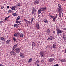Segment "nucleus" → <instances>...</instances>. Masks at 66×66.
<instances>
[{
    "label": "nucleus",
    "mask_w": 66,
    "mask_h": 66,
    "mask_svg": "<svg viewBox=\"0 0 66 66\" xmlns=\"http://www.w3.org/2000/svg\"><path fill=\"white\" fill-rule=\"evenodd\" d=\"M58 12L59 13V17H61L62 16V8L61 7V5L60 4H59L58 5Z\"/></svg>",
    "instance_id": "nucleus-1"
},
{
    "label": "nucleus",
    "mask_w": 66,
    "mask_h": 66,
    "mask_svg": "<svg viewBox=\"0 0 66 66\" xmlns=\"http://www.w3.org/2000/svg\"><path fill=\"white\" fill-rule=\"evenodd\" d=\"M40 55L42 57H44V56H45V53L43 51H41L40 52Z\"/></svg>",
    "instance_id": "nucleus-2"
},
{
    "label": "nucleus",
    "mask_w": 66,
    "mask_h": 66,
    "mask_svg": "<svg viewBox=\"0 0 66 66\" xmlns=\"http://www.w3.org/2000/svg\"><path fill=\"white\" fill-rule=\"evenodd\" d=\"M63 31L62 30H61L60 29H59V28H57V33L58 34H59V33H63Z\"/></svg>",
    "instance_id": "nucleus-3"
},
{
    "label": "nucleus",
    "mask_w": 66,
    "mask_h": 66,
    "mask_svg": "<svg viewBox=\"0 0 66 66\" xmlns=\"http://www.w3.org/2000/svg\"><path fill=\"white\" fill-rule=\"evenodd\" d=\"M54 39V37L52 36H50L47 39L48 40H52V39Z\"/></svg>",
    "instance_id": "nucleus-4"
},
{
    "label": "nucleus",
    "mask_w": 66,
    "mask_h": 66,
    "mask_svg": "<svg viewBox=\"0 0 66 66\" xmlns=\"http://www.w3.org/2000/svg\"><path fill=\"white\" fill-rule=\"evenodd\" d=\"M15 50L17 52L19 53L20 52V48H17L15 49Z\"/></svg>",
    "instance_id": "nucleus-5"
},
{
    "label": "nucleus",
    "mask_w": 66,
    "mask_h": 66,
    "mask_svg": "<svg viewBox=\"0 0 66 66\" xmlns=\"http://www.w3.org/2000/svg\"><path fill=\"white\" fill-rule=\"evenodd\" d=\"M46 7H43L40 9L41 11H44L46 10Z\"/></svg>",
    "instance_id": "nucleus-6"
},
{
    "label": "nucleus",
    "mask_w": 66,
    "mask_h": 66,
    "mask_svg": "<svg viewBox=\"0 0 66 66\" xmlns=\"http://www.w3.org/2000/svg\"><path fill=\"white\" fill-rule=\"evenodd\" d=\"M32 14H34V13L36 12V9L35 8H33L32 10Z\"/></svg>",
    "instance_id": "nucleus-7"
},
{
    "label": "nucleus",
    "mask_w": 66,
    "mask_h": 66,
    "mask_svg": "<svg viewBox=\"0 0 66 66\" xmlns=\"http://www.w3.org/2000/svg\"><path fill=\"white\" fill-rule=\"evenodd\" d=\"M54 43L53 44V47L54 49H55V48H56V44L55 43Z\"/></svg>",
    "instance_id": "nucleus-8"
},
{
    "label": "nucleus",
    "mask_w": 66,
    "mask_h": 66,
    "mask_svg": "<svg viewBox=\"0 0 66 66\" xmlns=\"http://www.w3.org/2000/svg\"><path fill=\"white\" fill-rule=\"evenodd\" d=\"M54 60V58H50V59H48V61L49 62H51L52 61H53Z\"/></svg>",
    "instance_id": "nucleus-9"
},
{
    "label": "nucleus",
    "mask_w": 66,
    "mask_h": 66,
    "mask_svg": "<svg viewBox=\"0 0 66 66\" xmlns=\"http://www.w3.org/2000/svg\"><path fill=\"white\" fill-rule=\"evenodd\" d=\"M37 29V30H38L39 29V25L38 23H37L36 24Z\"/></svg>",
    "instance_id": "nucleus-10"
},
{
    "label": "nucleus",
    "mask_w": 66,
    "mask_h": 66,
    "mask_svg": "<svg viewBox=\"0 0 66 66\" xmlns=\"http://www.w3.org/2000/svg\"><path fill=\"white\" fill-rule=\"evenodd\" d=\"M39 3V1L37 0H35L34 2V3H37V4H38Z\"/></svg>",
    "instance_id": "nucleus-11"
},
{
    "label": "nucleus",
    "mask_w": 66,
    "mask_h": 66,
    "mask_svg": "<svg viewBox=\"0 0 66 66\" xmlns=\"http://www.w3.org/2000/svg\"><path fill=\"white\" fill-rule=\"evenodd\" d=\"M21 21H18V20H16V23H19L20 25L21 24Z\"/></svg>",
    "instance_id": "nucleus-12"
},
{
    "label": "nucleus",
    "mask_w": 66,
    "mask_h": 66,
    "mask_svg": "<svg viewBox=\"0 0 66 66\" xmlns=\"http://www.w3.org/2000/svg\"><path fill=\"white\" fill-rule=\"evenodd\" d=\"M6 43L11 44V41L10 40H8L6 41Z\"/></svg>",
    "instance_id": "nucleus-13"
},
{
    "label": "nucleus",
    "mask_w": 66,
    "mask_h": 66,
    "mask_svg": "<svg viewBox=\"0 0 66 66\" xmlns=\"http://www.w3.org/2000/svg\"><path fill=\"white\" fill-rule=\"evenodd\" d=\"M43 21H44V22H45V23H48V20H47L46 19H44L43 20Z\"/></svg>",
    "instance_id": "nucleus-14"
},
{
    "label": "nucleus",
    "mask_w": 66,
    "mask_h": 66,
    "mask_svg": "<svg viewBox=\"0 0 66 66\" xmlns=\"http://www.w3.org/2000/svg\"><path fill=\"white\" fill-rule=\"evenodd\" d=\"M0 39L2 40V41H5V38H3V37H0Z\"/></svg>",
    "instance_id": "nucleus-15"
},
{
    "label": "nucleus",
    "mask_w": 66,
    "mask_h": 66,
    "mask_svg": "<svg viewBox=\"0 0 66 66\" xmlns=\"http://www.w3.org/2000/svg\"><path fill=\"white\" fill-rule=\"evenodd\" d=\"M61 62H66V60L64 59H62L60 60Z\"/></svg>",
    "instance_id": "nucleus-16"
},
{
    "label": "nucleus",
    "mask_w": 66,
    "mask_h": 66,
    "mask_svg": "<svg viewBox=\"0 0 66 66\" xmlns=\"http://www.w3.org/2000/svg\"><path fill=\"white\" fill-rule=\"evenodd\" d=\"M20 55L21 57H24V55H23V53H20Z\"/></svg>",
    "instance_id": "nucleus-17"
},
{
    "label": "nucleus",
    "mask_w": 66,
    "mask_h": 66,
    "mask_svg": "<svg viewBox=\"0 0 66 66\" xmlns=\"http://www.w3.org/2000/svg\"><path fill=\"white\" fill-rule=\"evenodd\" d=\"M46 32L47 34H49L50 33V31L49 29H47V30Z\"/></svg>",
    "instance_id": "nucleus-18"
},
{
    "label": "nucleus",
    "mask_w": 66,
    "mask_h": 66,
    "mask_svg": "<svg viewBox=\"0 0 66 66\" xmlns=\"http://www.w3.org/2000/svg\"><path fill=\"white\" fill-rule=\"evenodd\" d=\"M18 15V14H17L15 13H13L12 14V15L13 16H16Z\"/></svg>",
    "instance_id": "nucleus-19"
},
{
    "label": "nucleus",
    "mask_w": 66,
    "mask_h": 66,
    "mask_svg": "<svg viewBox=\"0 0 66 66\" xmlns=\"http://www.w3.org/2000/svg\"><path fill=\"white\" fill-rule=\"evenodd\" d=\"M42 11L41 10L39 9V10L38 11V14H40L41 13Z\"/></svg>",
    "instance_id": "nucleus-20"
},
{
    "label": "nucleus",
    "mask_w": 66,
    "mask_h": 66,
    "mask_svg": "<svg viewBox=\"0 0 66 66\" xmlns=\"http://www.w3.org/2000/svg\"><path fill=\"white\" fill-rule=\"evenodd\" d=\"M20 19V17L19 16L17 17V19H16V20H19Z\"/></svg>",
    "instance_id": "nucleus-21"
},
{
    "label": "nucleus",
    "mask_w": 66,
    "mask_h": 66,
    "mask_svg": "<svg viewBox=\"0 0 66 66\" xmlns=\"http://www.w3.org/2000/svg\"><path fill=\"white\" fill-rule=\"evenodd\" d=\"M12 8H11V9L12 10H15V7H16V6H14L13 7L12 6Z\"/></svg>",
    "instance_id": "nucleus-22"
},
{
    "label": "nucleus",
    "mask_w": 66,
    "mask_h": 66,
    "mask_svg": "<svg viewBox=\"0 0 66 66\" xmlns=\"http://www.w3.org/2000/svg\"><path fill=\"white\" fill-rule=\"evenodd\" d=\"M19 36L20 37H23V35L22 34H21L19 35Z\"/></svg>",
    "instance_id": "nucleus-23"
},
{
    "label": "nucleus",
    "mask_w": 66,
    "mask_h": 66,
    "mask_svg": "<svg viewBox=\"0 0 66 66\" xmlns=\"http://www.w3.org/2000/svg\"><path fill=\"white\" fill-rule=\"evenodd\" d=\"M32 61V58L30 59L29 60L28 62L29 63H31V62Z\"/></svg>",
    "instance_id": "nucleus-24"
},
{
    "label": "nucleus",
    "mask_w": 66,
    "mask_h": 66,
    "mask_svg": "<svg viewBox=\"0 0 66 66\" xmlns=\"http://www.w3.org/2000/svg\"><path fill=\"white\" fill-rule=\"evenodd\" d=\"M10 17V16H8L7 17H6V18H5V20H7V19H8V18H9Z\"/></svg>",
    "instance_id": "nucleus-25"
},
{
    "label": "nucleus",
    "mask_w": 66,
    "mask_h": 66,
    "mask_svg": "<svg viewBox=\"0 0 66 66\" xmlns=\"http://www.w3.org/2000/svg\"><path fill=\"white\" fill-rule=\"evenodd\" d=\"M49 16L51 18H53V17H54V16H53L52 15H51V14H50V13H49Z\"/></svg>",
    "instance_id": "nucleus-26"
},
{
    "label": "nucleus",
    "mask_w": 66,
    "mask_h": 66,
    "mask_svg": "<svg viewBox=\"0 0 66 66\" xmlns=\"http://www.w3.org/2000/svg\"><path fill=\"white\" fill-rule=\"evenodd\" d=\"M38 63H39V61H38V60H37L35 64L37 65V64H38Z\"/></svg>",
    "instance_id": "nucleus-27"
},
{
    "label": "nucleus",
    "mask_w": 66,
    "mask_h": 66,
    "mask_svg": "<svg viewBox=\"0 0 66 66\" xmlns=\"http://www.w3.org/2000/svg\"><path fill=\"white\" fill-rule=\"evenodd\" d=\"M35 43H34V42H32V46H33V47H35Z\"/></svg>",
    "instance_id": "nucleus-28"
},
{
    "label": "nucleus",
    "mask_w": 66,
    "mask_h": 66,
    "mask_svg": "<svg viewBox=\"0 0 66 66\" xmlns=\"http://www.w3.org/2000/svg\"><path fill=\"white\" fill-rule=\"evenodd\" d=\"M63 39H64V40H66V37H65V36L64 35H63Z\"/></svg>",
    "instance_id": "nucleus-29"
},
{
    "label": "nucleus",
    "mask_w": 66,
    "mask_h": 66,
    "mask_svg": "<svg viewBox=\"0 0 66 66\" xmlns=\"http://www.w3.org/2000/svg\"><path fill=\"white\" fill-rule=\"evenodd\" d=\"M16 55V53H15V52L14 53L12 54V55L13 56H15Z\"/></svg>",
    "instance_id": "nucleus-30"
},
{
    "label": "nucleus",
    "mask_w": 66,
    "mask_h": 66,
    "mask_svg": "<svg viewBox=\"0 0 66 66\" xmlns=\"http://www.w3.org/2000/svg\"><path fill=\"white\" fill-rule=\"evenodd\" d=\"M14 52L13 51H12V52H10V53L11 55H12L13 54V53H14Z\"/></svg>",
    "instance_id": "nucleus-31"
},
{
    "label": "nucleus",
    "mask_w": 66,
    "mask_h": 66,
    "mask_svg": "<svg viewBox=\"0 0 66 66\" xmlns=\"http://www.w3.org/2000/svg\"><path fill=\"white\" fill-rule=\"evenodd\" d=\"M12 11L11 10H9L8 11V13H12Z\"/></svg>",
    "instance_id": "nucleus-32"
},
{
    "label": "nucleus",
    "mask_w": 66,
    "mask_h": 66,
    "mask_svg": "<svg viewBox=\"0 0 66 66\" xmlns=\"http://www.w3.org/2000/svg\"><path fill=\"white\" fill-rule=\"evenodd\" d=\"M51 57H54V54H52L51 56H50Z\"/></svg>",
    "instance_id": "nucleus-33"
},
{
    "label": "nucleus",
    "mask_w": 66,
    "mask_h": 66,
    "mask_svg": "<svg viewBox=\"0 0 66 66\" xmlns=\"http://www.w3.org/2000/svg\"><path fill=\"white\" fill-rule=\"evenodd\" d=\"M56 18H55V17H54V18H53V21H55V19H56Z\"/></svg>",
    "instance_id": "nucleus-34"
},
{
    "label": "nucleus",
    "mask_w": 66,
    "mask_h": 66,
    "mask_svg": "<svg viewBox=\"0 0 66 66\" xmlns=\"http://www.w3.org/2000/svg\"><path fill=\"white\" fill-rule=\"evenodd\" d=\"M23 21H25L26 22H27V19H24L23 20Z\"/></svg>",
    "instance_id": "nucleus-35"
},
{
    "label": "nucleus",
    "mask_w": 66,
    "mask_h": 66,
    "mask_svg": "<svg viewBox=\"0 0 66 66\" xmlns=\"http://www.w3.org/2000/svg\"><path fill=\"white\" fill-rule=\"evenodd\" d=\"M34 20V18H32V19L31 20V23H32L33 22V21Z\"/></svg>",
    "instance_id": "nucleus-36"
},
{
    "label": "nucleus",
    "mask_w": 66,
    "mask_h": 66,
    "mask_svg": "<svg viewBox=\"0 0 66 66\" xmlns=\"http://www.w3.org/2000/svg\"><path fill=\"white\" fill-rule=\"evenodd\" d=\"M17 46H18V45L16 44H15V45L14 46L15 47V48H16V47H17Z\"/></svg>",
    "instance_id": "nucleus-37"
},
{
    "label": "nucleus",
    "mask_w": 66,
    "mask_h": 66,
    "mask_svg": "<svg viewBox=\"0 0 66 66\" xmlns=\"http://www.w3.org/2000/svg\"><path fill=\"white\" fill-rule=\"evenodd\" d=\"M17 34H18V35L19 36V35H20V32H17Z\"/></svg>",
    "instance_id": "nucleus-38"
},
{
    "label": "nucleus",
    "mask_w": 66,
    "mask_h": 66,
    "mask_svg": "<svg viewBox=\"0 0 66 66\" xmlns=\"http://www.w3.org/2000/svg\"><path fill=\"white\" fill-rule=\"evenodd\" d=\"M57 14H56L55 15V18H57Z\"/></svg>",
    "instance_id": "nucleus-39"
},
{
    "label": "nucleus",
    "mask_w": 66,
    "mask_h": 66,
    "mask_svg": "<svg viewBox=\"0 0 66 66\" xmlns=\"http://www.w3.org/2000/svg\"><path fill=\"white\" fill-rule=\"evenodd\" d=\"M20 3H18L17 4L18 6H20Z\"/></svg>",
    "instance_id": "nucleus-40"
},
{
    "label": "nucleus",
    "mask_w": 66,
    "mask_h": 66,
    "mask_svg": "<svg viewBox=\"0 0 66 66\" xmlns=\"http://www.w3.org/2000/svg\"><path fill=\"white\" fill-rule=\"evenodd\" d=\"M14 26V27H17V26H18L17 24H15Z\"/></svg>",
    "instance_id": "nucleus-41"
},
{
    "label": "nucleus",
    "mask_w": 66,
    "mask_h": 66,
    "mask_svg": "<svg viewBox=\"0 0 66 66\" xmlns=\"http://www.w3.org/2000/svg\"><path fill=\"white\" fill-rule=\"evenodd\" d=\"M17 36V34L16 33H15L14 35V36Z\"/></svg>",
    "instance_id": "nucleus-42"
},
{
    "label": "nucleus",
    "mask_w": 66,
    "mask_h": 66,
    "mask_svg": "<svg viewBox=\"0 0 66 66\" xmlns=\"http://www.w3.org/2000/svg\"><path fill=\"white\" fill-rule=\"evenodd\" d=\"M13 39L14 41H16V39H15L14 37Z\"/></svg>",
    "instance_id": "nucleus-43"
},
{
    "label": "nucleus",
    "mask_w": 66,
    "mask_h": 66,
    "mask_svg": "<svg viewBox=\"0 0 66 66\" xmlns=\"http://www.w3.org/2000/svg\"><path fill=\"white\" fill-rule=\"evenodd\" d=\"M15 48H16V47L14 46L13 47V50H14L15 49Z\"/></svg>",
    "instance_id": "nucleus-44"
},
{
    "label": "nucleus",
    "mask_w": 66,
    "mask_h": 66,
    "mask_svg": "<svg viewBox=\"0 0 66 66\" xmlns=\"http://www.w3.org/2000/svg\"><path fill=\"white\" fill-rule=\"evenodd\" d=\"M1 9H3V8H4V6H1Z\"/></svg>",
    "instance_id": "nucleus-45"
},
{
    "label": "nucleus",
    "mask_w": 66,
    "mask_h": 66,
    "mask_svg": "<svg viewBox=\"0 0 66 66\" xmlns=\"http://www.w3.org/2000/svg\"><path fill=\"white\" fill-rule=\"evenodd\" d=\"M21 12L23 13H24V11H23V10H21Z\"/></svg>",
    "instance_id": "nucleus-46"
},
{
    "label": "nucleus",
    "mask_w": 66,
    "mask_h": 66,
    "mask_svg": "<svg viewBox=\"0 0 66 66\" xmlns=\"http://www.w3.org/2000/svg\"><path fill=\"white\" fill-rule=\"evenodd\" d=\"M63 30H65V31H66V28H63Z\"/></svg>",
    "instance_id": "nucleus-47"
},
{
    "label": "nucleus",
    "mask_w": 66,
    "mask_h": 66,
    "mask_svg": "<svg viewBox=\"0 0 66 66\" xmlns=\"http://www.w3.org/2000/svg\"><path fill=\"white\" fill-rule=\"evenodd\" d=\"M28 22L29 23H31V21H28Z\"/></svg>",
    "instance_id": "nucleus-48"
},
{
    "label": "nucleus",
    "mask_w": 66,
    "mask_h": 66,
    "mask_svg": "<svg viewBox=\"0 0 66 66\" xmlns=\"http://www.w3.org/2000/svg\"><path fill=\"white\" fill-rule=\"evenodd\" d=\"M55 66H59V65L58 64H56L55 65Z\"/></svg>",
    "instance_id": "nucleus-49"
},
{
    "label": "nucleus",
    "mask_w": 66,
    "mask_h": 66,
    "mask_svg": "<svg viewBox=\"0 0 66 66\" xmlns=\"http://www.w3.org/2000/svg\"><path fill=\"white\" fill-rule=\"evenodd\" d=\"M41 62H44V60H41Z\"/></svg>",
    "instance_id": "nucleus-50"
},
{
    "label": "nucleus",
    "mask_w": 66,
    "mask_h": 66,
    "mask_svg": "<svg viewBox=\"0 0 66 66\" xmlns=\"http://www.w3.org/2000/svg\"><path fill=\"white\" fill-rule=\"evenodd\" d=\"M10 7H9V6H7V9H9Z\"/></svg>",
    "instance_id": "nucleus-51"
},
{
    "label": "nucleus",
    "mask_w": 66,
    "mask_h": 66,
    "mask_svg": "<svg viewBox=\"0 0 66 66\" xmlns=\"http://www.w3.org/2000/svg\"><path fill=\"white\" fill-rule=\"evenodd\" d=\"M3 65L2 64H0V66H3Z\"/></svg>",
    "instance_id": "nucleus-52"
},
{
    "label": "nucleus",
    "mask_w": 66,
    "mask_h": 66,
    "mask_svg": "<svg viewBox=\"0 0 66 66\" xmlns=\"http://www.w3.org/2000/svg\"><path fill=\"white\" fill-rule=\"evenodd\" d=\"M53 33H54L55 34V31H53Z\"/></svg>",
    "instance_id": "nucleus-53"
},
{
    "label": "nucleus",
    "mask_w": 66,
    "mask_h": 66,
    "mask_svg": "<svg viewBox=\"0 0 66 66\" xmlns=\"http://www.w3.org/2000/svg\"><path fill=\"white\" fill-rule=\"evenodd\" d=\"M0 23H1L0 24H1V23H2V21H0Z\"/></svg>",
    "instance_id": "nucleus-54"
},
{
    "label": "nucleus",
    "mask_w": 66,
    "mask_h": 66,
    "mask_svg": "<svg viewBox=\"0 0 66 66\" xmlns=\"http://www.w3.org/2000/svg\"><path fill=\"white\" fill-rule=\"evenodd\" d=\"M37 66H39V64H37Z\"/></svg>",
    "instance_id": "nucleus-55"
},
{
    "label": "nucleus",
    "mask_w": 66,
    "mask_h": 66,
    "mask_svg": "<svg viewBox=\"0 0 66 66\" xmlns=\"http://www.w3.org/2000/svg\"><path fill=\"white\" fill-rule=\"evenodd\" d=\"M65 53H66V49H65Z\"/></svg>",
    "instance_id": "nucleus-56"
},
{
    "label": "nucleus",
    "mask_w": 66,
    "mask_h": 66,
    "mask_svg": "<svg viewBox=\"0 0 66 66\" xmlns=\"http://www.w3.org/2000/svg\"><path fill=\"white\" fill-rule=\"evenodd\" d=\"M39 16H40V15H38V17H39Z\"/></svg>",
    "instance_id": "nucleus-57"
},
{
    "label": "nucleus",
    "mask_w": 66,
    "mask_h": 66,
    "mask_svg": "<svg viewBox=\"0 0 66 66\" xmlns=\"http://www.w3.org/2000/svg\"><path fill=\"white\" fill-rule=\"evenodd\" d=\"M17 24V26H18V25H19V24Z\"/></svg>",
    "instance_id": "nucleus-58"
},
{
    "label": "nucleus",
    "mask_w": 66,
    "mask_h": 66,
    "mask_svg": "<svg viewBox=\"0 0 66 66\" xmlns=\"http://www.w3.org/2000/svg\"><path fill=\"white\" fill-rule=\"evenodd\" d=\"M56 31H57V29H56Z\"/></svg>",
    "instance_id": "nucleus-59"
},
{
    "label": "nucleus",
    "mask_w": 66,
    "mask_h": 66,
    "mask_svg": "<svg viewBox=\"0 0 66 66\" xmlns=\"http://www.w3.org/2000/svg\"><path fill=\"white\" fill-rule=\"evenodd\" d=\"M3 44H4V42H3Z\"/></svg>",
    "instance_id": "nucleus-60"
},
{
    "label": "nucleus",
    "mask_w": 66,
    "mask_h": 66,
    "mask_svg": "<svg viewBox=\"0 0 66 66\" xmlns=\"http://www.w3.org/2000/svg\"><path fill=\"white\" fill-rule=\"evenodd\" d=\"M30 24V23L28 24Z\"/></svg>",
    "instance_id": "nucleus-61"
},
{
    "label": "nucleus",
    "mask_w": 66,
    "mask_h": 66,
    "mask_svg": "<svg viewBox=\"0 0 66 66\" xmlns=\"http://www.w3.org/2000/svg\"><path fill=\"white\" fill-rule=\"evenodd\" d=\"M63 0V1H65V0Z\"/></svg>",
    "instance_id": "nucleus-62"
},
{
    "label": "nucleus",
    "mask_w": 66,
    "mask_h": 66,
    "mask_svg": "<svg viewBox=\"0 0 66 66\" xmlns=\"http://www.w3.org/2000/svg\"><path fill=\"white\" fill-rule=\"evenodd\" d=\"M10 8H12V7H10Z\"/></svg>",
    "instance_id": "nucleus-63"
}]
</instances>
